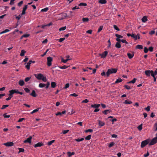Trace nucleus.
<instances>
[{
    "label": "nucleus",
    "mask_w": 157,
    "mask_h": 157,
    "mask_svg": "<svg viewBox=\"0 0 157 157\" xmlns=\"http://www.w3.org/2000/svg\"><path fill=\"white\" fill-rule=\"evenodd\" d=\"M117 71V69L116 68H112L108 69L106 72V76L108 77L111 74L116 73Z\"/></svg>",
    "instance_id": "f257e3e1"
},
{
    "label": "nucleus",
    "mask_w": 157,
    "mask_h": 157,
    "mask_svg": "<svg viewBox=\"0 0 157 157\" xmlns=\"http://www.w3.org/2000/svg\"><path fill=\"white\" fill-rule=\"evenodd\" d=\"M149 143V140L147 139L142 142L141 144V147L143 148L147 145Z\"/></svg>",
    "instance_id": "f03ea898"
},
{
    "label": "nucleus",
    "mask_w": 157,
    "mask_h": 157,
    "mask_svg": "<svg viewBox=\"0 0 157 157\" xmlns=\"http://www.w3.org/2000/svg\"><path fill=\"white\" fill-rule=\"evenodd\" d=\"M47 65L48 66H50L52 65V61L53 59L51 57H48L47 58Z\"/></svg>",
    "instance_id": "7ed1b4c3"
},
{
    "label": "nucleus",
    "mask_w": 157,
    "mask_h": 157,
    "mask_svg": "<svg viewBox=\"0 0 157 157\" xmlns=\"http://www.w3.org/2000/svg\"><path fill=\"white\" fill-rule=\"evenodd\" d=\"M108 53L107 51H105L102 53V54H99V56H101V57L102 58H105L107 56Z\"/></svg>",
    "instance_id": "20e7f679"
},
{
    "label": "nucleus",
    "mask_w": 157,
    "mask_h": 157,
    "mask_svg": "<svg viewBox=\"0 0 157 157\" xmlns=\"http://www.w3.org/2000/svg\"><path fill=\"white\" fill-rule=\"evenodd\" d=\"M131 37L134 38L135 40L137 39H140V35L139 34H138L137 35H135L134 34H132Z\"/></svg>",
    "instance_id": "39448f33"
},
{
    "label": "nucleus",
    "mask_w": 157,
    "mask_h": 157,
    "mask_svg": "<svg viewBox=\"0 0 157 157\" xmlns=\"http://www.w3.org/2000/svg\"><path fill=\"white\" fill-rule=\"evenodd\" d=\"M157 142V138L155 137L152 139L149 145L150 146L153 145Z\"/></svg>",
    "instance_id": "423d86ee"
},
{
    "label": "nucleus",
    "mask_w": 157,
    "mask_h": 157,
    "mask_svg": "<svg viewBox=\"0 0 157 157\" xmlns=\"http://www.w3.org/2000/svg\"><path fill=\"white\" fill-rule=\"evenodd\" d=\"M34 75L36 77L38 80H41L42 79L43 75L41 74H39L38 75L35 74Z\"/></svg>",
    "instance_id": "0eeeda50"
},
{
    "label": "nucleus",
    "mask_w": 157,
    "mask_h": 157,
    "mask_svg": "<svg viewBox=\"0 0 157 157\" xmlns=\"http://www.w3.org/2000/svg\"><path fill=\"white\" fill-rule=\"evenodd\" d=\"M115 36L117 38L116 39V40L117 42H120L121 41V40L120 38H122L123 36L118 34H116Z\"/></svg>",
    "instance_id": "6e6552de"
},
{
    "label": "nucleus",
    "mask_w": 157,
    "mask_h": 157,
    "mask_svg": "<svg viewBox=\"0 0 157 157\" xmlns=\"http://www.w3.org/2000/svg\"><path fill=\"white\" fill-rule=\"evenodd\" d=\"M13 143L12 142H7L6 143L4 144V145L7 147L12 146H13Z\"/></svg>",
    "instance_id": "1a4fd4ad"
},
{
    "label": "nucleus",
    "mask_w": 157,
    "mask_h": 157,
    "mask_svg": "<svg viewBox=\"0 0 157 157\" xmlns=\"http://www.w3.org/2000/svg\"><path fill=\"white\" fill-rule=\"evenodd\" d=\"M32 136H30L29 137L27 138L26 140H25L24 141V143H31V140L32 139Z\"/></svg>",
    "instance_id": "9d476101"
},
{
    "label": "nucleus",
    "mask_w": 157,
    "mask_h": 157,
    "mask_svg": "<svg viewBox=\"0 0 157 157\" xmlns=\"http://www.w3.org/2000/svg\"><path fill=\"white\" fill-rule=\"evenodd\" d=\"M44 145V144L42 142H39L36 144H35L34 146V147H40L42 146H43Z\"/></svg>",
    "instance_id": "9b49d317"
},
{
    "label": "nucleus",
    "mask_w": 157,
    "mask_h": 157,
    "mask_svg": "<svg viewBox=\"0 0 157 157\" xmlns=\"http://www.w3.org/2000/svg\"><path fill=\"white\" fill-rule=\"evenodd\" d=\"M27 5H25L24 8H23V9L22 10V11L21 13V15H23L24 14H25V11L27 9Z\"/></svg>",
    "instance_id": "f8f14e48"
},
{
    "label": "nucleus",
    "mask_w": 157,
    "mask_h": 157,
    "mask_svg": "<svg viewBox=\"0 0 157 157\" xmlns=\"http://www.w3.org/2000/svg\"><path fill=\"white\" fill-rule=\"evenodd\" d=\"M111 112L112 111L111 110V109H106L103 111L102 113L103 114L105 115H106L108 113H109Z\"/></svg>",
    "instance_id": "ddd939ff"
},
{
    "label": "nucleus",
    "mask_w": 157,
    "mask_h": 157,
    "mask_svg": "<svg viewBox=\"0 0 157 157\" xmlns=\"http://www.w3.org/2000/svg\"><path fill=\"white\" fill-rule=\"evenodd\" d=\"M100 106V104H95L94 105H91V107L92 108L96 109L98 108L99 106Z\"/></svg>",
    "instance_id": "4468645a"
},
{
    "label": "nucleus",
    "mask_w": 157,
    "mask_h": 157,
    "mask_svg": "<svg viewBox=\"0 0 157 157\" xmlns=\"http://www.w3.org/2000/svg\"><path fill=\"white\" fill-rule=\"evenodd\" d=\"M18 83L20 86H22L24 85L25 82L23 80H20L19 81Z\"/></svg>",
    "instance_id": "2eb2a0df"
},
{
    "label": "nucleus",
    "mask_w": 157,
    "mask_h": 157,
    "mask_svg": "<svg viewBox=\"0 0 157 157\" xmlns=\"http://www.w3.org/2000/svg\"><path fill=\"white\" fill-rule=\"evenodd\" d=\"M147 20V17L146 16H144L142 19V21L144 22H145Z\"/></svg>",
    "instance_id": "dca6fc26"
},
{
    "label": "nucleus",
    "mask_w": 157,
    "mask_h": 157,
    "mask_svg": "<svg viewBox=\"0 0 157 157\" xmlns=\"http://www.w3.org/2000/svg\"><path fill=\"white\" fill-rule=\"evenodd\" d=\"M115 47L118 48H120L121 47V45L120 44V42H117L115 44Z\"/></svg>",
    "instance_id": "f3484780"
},
{
    "label": "nucleus",
    "mask_w": 157,
    "mask_h": 157,
    "mask_svg": "<svg viewBox=\"0 0 157 157\" xmlns=\"http://www.w3.org/2000/svg\"><path fill=\"white\" fill-rule=\"evenodd\" d=\"M30 95L34 97H36L37 96L35 91L34 90H33L32 91V92L30 94Z\"/></svg>",
    "instance_id": "a211bd4d"
},
{
    "label": "nucleus",
    "mask_w": 157,
    "mask_h": 157,
    "mask_svg": "<svg viewBox=\"0 0 157 157\" xmlns=\"http://www.w3.org/2000/svg\"><path fill=\"white\" fill-rule=\"evenodd\" d=\"M151 71L147 70L145 71V74L148 76H149L150 75V73Z\"/></svg>",
    "instance_id": "6ab92c4d"
},
{
    "label": "nucleus",
    "mask_w": 157,
    "mask_h": 157,
    "mask_svg": "<svg viewBox=\"0 0 157 157\" xmlns=\"http://www.w3.org/2000/svg\"><path fill=\"white\" fill-rule=\"evenodd\" d=\"M98 124L101 127L105 125V123L104 122L101 121L100 120L98 121Z\"/></svg>",
    "instance_id": "aec40b11"
},
{
    "label": "nucleus",
    "mask_w": 157,
    "mask_h": 157,
    "mask_svg": "<svg viewBox=\"0 0 157 157\" xmlns=\"http://www.w3.org/2000/svg\"><path fill=\"white\" fill-rule=\"evenodd\" d=\"M133 54H131L130 53H128L127 54V56L129 59H131L134 56Z\"/></svg>",
    "instance_id": "412c9836"
},
{
    "label": "nucleus",
    "mask_w": 157,
    "mask_h": 157,
    "mask_svg": "<svg viewBox=\"0 0 157 157\" xmlns=\"http://www.w3.org/2000/svg\"><path fill=\"white\" fill-rule=\"evenodd\" d=\"M136 48L141 49L143 48V46L141 45H137L136 47Z\"/></svg>",
    "instance_id": "4be33fe9"
},
{
    "label": "nucleus",
    "mask_w": 157,
    "mask_h": 157,
    "mask_svg": "<svg viewBox=\"0 0 157 157\" xmlns=\"http://www.w3.org/2000/svg\"><path fill=\"white\" fill-rule=\"evenodd\" d=\"M107 1L106 0H99V3L101 4H105L106 3Z\"/></svg>",
    "instance_id": "5701e85b"
},
{
    "label": "nucleus",
    "mask_w": 157,
    "mask_h": 157,
    "mask_svg": "<svg viewBox=\"0 0 157 157\" xmlns=\"http://www.w3.org/2000/svg\"><path fill=\"white\" fill-rule=\"evenodd\" d=\"M40 109V108H38L36 109L33 110L31 113L33 114L39 111V109Z\"/></svg>",
    "instance_id": "b1692460"
},
{
    "label": "nucleus",
    "mask_w": 157,
    "mask_h": 157,
    "mask_svg": "<svg viewBox=\"0 0 157 157\" xmlns=\"http://www.w3.org/2000/svg\"><path fill=\"white\" fill-rule=\"evenodd\" d=\"M75 154V153L74 152H70L68 151L67 152V154L69 157H71L72 155H74Z\"/></svg>",
    "instance_id": "393cba45"
},
{
    "label": "nucleus",
    "mask_w": 157,
    "mask_h": 157,
    "mask_svg": "<svg viewBox=\"0 0 157 157\" xmlns=\"http://www.w3.org/2000/svg\"><path fill=\"white\" fill-rule=\"evenodd\" d=\"M136 80H137L136 78H133V79L132 80L129 82H128V83H134L136 82Z\"/></svg>",
    "instance_id": "a878e982"
},
{
    "label": "nucleus",
    "mask_w": 157,
    "mask_h": 157,
    "mask_svg": "<svg viewBox=\"0 0 157 157\" xmlns=\"http://www.w3.org/2000/svg\"><path fill=\"white\" fill-rule=\"evenodd\" d=\"M56 83L55 82H52L51 83V87L53 88H54L56 87Z\"/></svg>",
    "instance_id": "bb28decb"
},
{
    "label": "nucleus",
    "mask_w": 157,
    "mask_h": 157,
    "mask_svg": "<svg viewBox=\"0 0 157 157\" xmlns=\"http://www.w3.org/2000/svg\"><path fill=\"white\" fill-rule=\"evenodd\" d=\"M46 86V84L44 83H40L39 85V87L42 88Z\"/></svg>",
    "instance_id": "cd10ccee"
},
{
    "label": "nucleus",
    "mask_w": 157,
    "mask_h": 157,
    "mask_svg": "<svg viewBox=\"0 0 157 157\" xmlns=\"http://www.w3.org/2000/svg\"><path fill=\"white\" fill-rule=\"evenodd\" d=\"M26 52V51L24 50H22L21 51V53L20 54L21 56H24L25 55V53Z\"/></svg>",
    "instance_id": "c85d7f7f"
},
{
    "label": "nucleus",
    "mask_w": 157,
    "mask_h": 157,
    "mask_svg": "<svg viewBox=\"0 0 157 157\" xmlns=\"http://www.w3.org/2000/svg\"><path fill=\"white\" fill-rule=\"evenodd\" d=\"M31 64L30 63L28 62L27 63V65L25 66L26 68L28 69L29 70L30 68V65Z\"/></svg>",
    "instance_id": "c756f323"
},
{
    "label": "nucleus",
    "mask_w": 157,
    "mask_h": 157,
    "mask_svg": "<svg viewBox=\"0 0 157 157\" xmlns=\"http://www.w3.org/2000/svg\"><path fill=\"white\" fill-rule=\"evenodd\" d=\"M89 21V19L88 18H83L82 21L83 22H87Z\"/></svg>",
    "instance_id": "7c9ffc66"
},
{
    "label": "nucleus",
    "mask_w": 157,
    "mask_h": 157,
    "mask_svg": "<svg viewBox=\"0 0 157 157\" xmlns=\"http://www.w3.org/2000/svg\"><path fill=\"white\" fill-rule=\"evenodd\" d=\"M122 81V79L121 78H119L117 79L116 81L115 82V83H117L119 82H121Z\"/></svg>",
    "instance_id": "2f4dec72"
},
{
    "label": "nucleus",
    "mask_w": 157,
    "mask_h": 157,
    "mask_svg": "<svg viewBox=\"0 0 157 157\" xmlns=\"http://www.w3.org/2000/svg\"><path fill=\"white\" fill-rule=\"evenodd\" d=\"M84 140V138H83L80 139L79 138L76 139H75V141L77 142H80Z\"/></svg>",
    "instance_id": "473e14b6"
},
{
    "label": "nucleus",
    "mask_w": 157,
    "mask_h": 157,
    "mask_svg": "<svg viewBox=\"0 0 157 157\" xmlns=\"http://www.w3.org/2000/svg\"><path fill=\"white\" fill-rule=\"evenodd\" d=\"M55 140H52L50 141H49L48 142V144H47L48 145V146H50L51 145L52 143H53L54 142H55Z\"/></svg>",
    "instance_id": "72a5a7b5"
},
{
    "label": "nucleus",
    "mask_w": 157,
    "mask_h": 157,
    "mask_svg": "<svg viewBox=\"0 0 157 157\" xmlns=\"http://www.w3.org/2000/svg\"><path fill=\"white\" fill-rule=\"evenodd\" d=\"M91 135H90L86 136L85 138V139L86 140H89L91 139Z\"/></svg>",
    "instance_id": "f704fd0d"
},
{
    "label": "nucleus",
    "mask_w": 157,
    "mask_h": 157,
    "mask_svg": "<svg viewBox=\"0 0 157 157\" xmlns=\"http://www.w3.org/2000/svg\"><path fill=\"white\" fill-rule=\"evenodd\" d=\"M14 94L13 92V90H10L9 91V96L11 97L13 96V95Z\"/></svg>",
    "instance_id": "c9c22d12"
},
{
    "label": "nucleus",
    "mask_w": 157,
    "mask_h": 157,
    "mask_svg": "<svg viewBox=\"0 0 157 157\" xmlns=\"http://www.w3.org/2000/svg\"><path fill=\"white\" fill-rule=\"evenodd\" d=\"M132 102L131 101H128V100H126L124 101V103L126 104H131L132 103Z\"/></svg>",
    "instance_id": "e433bc0d"
},
{
    "label": "nucleus",
    "mask_w": 157,
    "mask_h": 157,
    "mask_svg": "<svg viewBox=\"0 0 157 157\" xmlns=\"http://www.w3.org/2000/svg\"><path fill=\"white\" fill-rule=\"evenodd\" d=\"M60 68L61 69H65L67 68L68 67L66 65H64L63 66H59L58 67Z\"/></svg>",
    "instance_id": "4c0bfd02"
},
{
    "label": "nucleus",
    "mask_w": 157,
    "mask_h": 157,
    "mask_svg": "<svg viewBox=\"0 0 157 157\" xmlns=\"http://www.w3.org/2000/svg\"><path fill=\"white\" fill-rule=\"evenodd\" d=\"M70 59H67L66 60L64 59L63 58H62L61 59V61L62 62L64 63H66L68 60H70Z\"/></svg>",
    "instance_id": "58836bf2"
},
{
    "label": "nucleus",
    "mask_w": 157,
    "mask_h": 157,
    "mask_svg": "<svg viewBox=\"0 0 157 157\" xmlns=\"http://www.w3.org/2000/svg\"><path fill=\"white\" fill-rule=\"evenodd\" d=\"M48 10V8L47 7H46V8H44V9H42L41 10V11L46 12H47Z\"/></svg>",
    "instance_id": "ea45409f"
},
{
    "label": "nucleus",
    "mask_w": 157,
    "mask_h": 157,
    "mask_svg": "<svg viewBox=\"0 0 157 157\" xmlns=\"http://www.w3.org/2000/svg\"><path fill=\"white\" fill-rule=\"evenodd\" d=\"M103 27V26H101L99 27L98 31V33H99L102 29Z\"/></svg>",
    "instance_id": "a19ab883"
},
{
    "label": "nucleus",
    "mask_w": 157,
    "mask_h": 157,
    "mask_svg": "<svg viewBox=\"0 0 157 157\" xmlns=\"http://www.w3.org/2000/svg\"><path fill=\"white\" fill-rule=\"evenodd\" d=\"M87 6V4L86 3H80L79 5V6Z\"/></svg>",
    "instance_id": "79ce46f5"
},
{
    "label": "nucleus",
    "mask_w": 157,
    "mask_h": 157,
    "mask_svg": "<svg viewBox=\"0 0 157 157\" xmlns=\"http://www.w3.org/2000/svg\"><path fill=\"white\" fill-rule=\"evenodd\" d=\"M9 106V105H3L2 106V107L1 108V109H5L6 108L8 107Z\"/></svg>",
    "instance_id": "37998d69"
},
{
    "label": "nucleus",
    "mask_w": 157,
    "mask_h": 157,
    "mask_svg": "<svg viewBox=\"0 0 157 157\" xmlns=\"http://www.w3.org/2000/svg\"><path fill=\"white\" fill-rule=\"evenodd\" d=\"M114 143L113 142H111L108 145V147H113L114 145Z\"/></svg>",
    "instance_id": "c03bdc74"
},
{
    "label": "nucleus",
    "mask_w": 157,
    "mask_h": 157,
    "mask_svg": "<svg viewBox=\"0 0 157 157\" xmlns=\"http://www.w3.org/2000/svg\"><path fill=\"white\" fill-rule=\"evenodd\" d=\"M137 128L139 130L141 131L142 129V124H141L139 125Z\"/></svg>",
    "instance_id": "a18cd8bd"
},
{
    "label": "nucleus",
    "mask_w": 157,
    "mask_h": 157,
    "mask_svg": "<svg viewBox=\"0 0 157 157\" xmlns=\"http://www.w3.org/2000/svg\"><path fill=\"white\" fill-rule=\"evenodd\" d=\"M19 153L23 152L24 151V149L21 148H19Z\"/></svg>",
    "instance_id": "49530a36"
},
{
    "label": "nucleus",
    "mask_w": 157,
    "mask_h": 157,
    "mask_svg": "<svg viewBox=\"0 0 157 157\" xmlns=\"http://www.w3.org/2000/svg\"><path fill=\"white\" fill-rule=\"evenodd\" d=\"M66 26H64L60 28L59 29V31L64 30L66 29Z\"/></svg>",
    "instance_id": "de8ad7c7"
},
{
    "label": "nucleus",
    "mask_w": 157,
    "mask_h": 157,
    "mask_svg": "<svg viewBox=\"0 0 157 157\" xmlns=\"http://www.w3.org/2000/svg\"><path fill=\"white\" fill-rule=\"evenodd\" d=\"M114 28L117 31H119L120 30L117 27V26L115 25H113Z\"/></svg>",
    "instance_id": "09e8293b"
},
{
    "label": "nucleus",
    "mask_w": 157,
    "mask_h": 157,
    "mask_svg": "<svg viewBox=\"0 0 157 157\" xmlns=\"http://www.w3.org/2000/svg\"><path fill=\"white\" fill-rule=\"evenodd\" d=\"M150 75L152 77H154L155 76V73L153 71L151 70L150 73Z\"/></svg>",
    "instance_id": "8fccbe9b"
},
{
    "label": "nucleus",
    "mask_w": 157,
    "mask_h": 157,
    "mask_svg": "<svg viewBox=\"0 0 157 157\" xmlns=\"http://www.w3.org/2000/svg\"><path fill=\"white\" fill-rule=\"evenodd\" d=\"M31 78V77H28L26 78H25V81L26 82H27L29 81Z\"/></svg>",
    "instance_id": "3c124183"
},
{
    "label": "nucleus",
    "mask_w": 157,
    "mask_h": 157,
    "mask_svg": "<svg viewBox=\"0 0 157 157\" xmlns=\"http://www.w3.org/2000/svg\"><path fill=\"white\" fill-rule=\"evenodd\" d=\"M148 50L146 47H145L144 48V52L145 53H147L148 52Z\"/></svg>",
    "instance_id": "603ef678"
},
{
    "label": "nucleus",
    "mask_w": 157,
    "mask_h": 157,
    "mask_svg": "<svg viewBox=\"0 0 157 157\" xmlns=\"http://www.w3.org/2000/svg\"><path fill=\"white\" fill-rule=\"evenodd\" d=\"M69 86L70 84L69 83H67L66 84L65 87H64V88L65 89H66L68 88L69 87Z\"/></svg>",
    "instance_id": "864d4df0"
},
{
    "label": "nucleus",
    "mask_w": 157,
    "mask_h": 157,
    "mask_svg": "<svg viewBox=\"0 0 157 157\" xmlns=\"http://www.w3.org/2000/svg\"><path fill=\"white\" fill-rule=\"evenodd\" d=\"M65 40V38L64 37L60 38L59 39V42H62L63 41Z\"/></svg>",
    "instance_id": "5fc2aeb1"
},
{
    "label": "nucleus",
    "mask_w": 157,
    "mask_h": 157,
    "mask_svg": "<svg viewBox=\"0 0 157 157\" xmlns=\"http://www.w3.org/2000/svg\"><path fill=\"white\" fill-rule=\"evenodd\" d=\"M124 87L127 90H130L131 89L130 87L128 85H125L124 86Z\"/></svg>",
    "instance_id": "6e6d98bb"
},
{
    "label": "nucleus",
    "mask_w": 157,
    "mask_h": 157,
    "mask_svg": "<svg viewBox=\"0 0 157 157\" xmlns=\"http://www.w3.org/2000/svg\"><path fill=\"white\" fill-rule=\"evenodd\" d=\"M85 132L86 133H87L88 132H93V130L90 129L85 130Z\"/></svg>",
    "instance_id": "4d7b16f0"
},
{
    "label": "nucleus",
    "mask_w": 157,
    "mask_h": 157,
    "mask_svg": "<svg viewBox=\"0 0 157 157\" xmlns=\"http://www.w3.org/2000/svg\"><path fill=\"white\" fill-rule=\"evenodd\" d=\"M69 131V130H64L63 131V134H65L68 132Z\"/></svg>",
    "instance_id": "13d9d810"
},
{
    "label": "nucleus",
    "mask_w": 157,
    "mask_h": 157,
    "mask_svg": "<svg viewBox=\"0 0 157 157\" xmlns=\"http://www.w3.org/2000/svg\"><path fill=\"white\" fill-rule=\"evenodd\" d=\"M50 85V83L49 82H48L47 83V84H46V87H45V88H46V89H47L49 86Z\"/></svg>",
    "instance_id": "bf43d9fd"
},
{
    "label": "nucleus",
    "mask_w": 157,
    "mask_h": 157,
    "mask_svg": "<svg viewBox=\"0 0 157 157\" xmlns=\"http://www.w3.org/2000/svg\"><path fill=\"white\" fill-rule=\"evenodd\" d=\"M148 50L150 51V52H152L153 51V48L152 47V46H151V47H150L148 49Z\"/></svg>",
    "instance_id": "052dcab7"
},
{
    "label": "nucleus",
    "mask_w": 157,
    "mask_h": 157,
    "mask_svg": "<svg viewBox=\"0 0 157 157\" xmlns=\"http://www.w3.org/2000/svg\"><path fill=\"white\" fill-rule=\"evenodd\" d=\"M150 106H147L146 108H145V110L147 111H149L150 110Z\"/></svg>",
    "instance_id": "680f3d73"
},
{
    "label": "nucleus",
    "mask_w": 157,
    "mask_h": 157,
    "mask_svg": "<svg viewBox=\"0 0 157 157\" xmlns=\"http://www.w3.org/2000/svg\"><path fill=\"white\" fill-rule=\"evenodd\" d=\"M155 31L154 30H152L151 31H150L149 34L151 35H152L155 34Z\"/></svg>",
    "instance_id": "e2e57ef3"
},
{
    "label": "nucleus",
    "mask_w": 157,
    "mask_h": 157,
    "mask_svg": "<svg viewBox=\"0 0 157 157\" xmlns=\"http://www.w3.org/2000/svg\"><path fill=\"white\" fill-rule=\"evenodd\" d=\"M24 90L27 93H29L30 92V90L27 88H25L24 89Z\"/></svg>",
    "instance_id": "0e129e2a"
},
{
    "label": "nucleus",
    "mask_w": 157,
    "mask_h": 157,
    "mask_svg": "<svg viewBox=\"0 0 157 157\" xmlns=\"http://www.w3.org/2000/svg\"><path fill=\"white\" fill-rule=\"evenodd\" d=\"M43 81L44 82H45L47 81V79L46 77H44L43 76V77L42 78V79Z\"/></svg>",
    "instance_id": "69168bd1"
},
{
    "label": "nucleus",
    "mask_w": 157,
    "mask_h": 157,
    "mask_svg": "<svg viewBox=\"0 0 157 157\" xmlns=\"http://www.w3.org/2000/svg\"><path fill=\"white\" fill-rule=\"evenodd\" d=\"M89 101V100L87 99H86L84 100H83L82 102V103H87Z\"/></svg>",
    "instance_id": "338daca9"
},
{
    "label": "nucleus",
    "mask_w": 157,
    "mask_h": 157,
    "mask_svg": "<svg viewBox=\"0 0 157 157\" xmlns=\"http://www.w3.org/2000/svg\"><path fill=\"white\" fill-rule=\"evenodd\" d=\"M154 127L155 128V131H157V123H155L154 124Z\"/></svg>",
    "instance_id": "774afa93"
}]
</instances>
